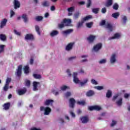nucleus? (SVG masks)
<instances>
[{
    "mask_svg": "<svg viewBox=\"0 0 130 130\" xmlns=\"http://www.w3.org/2000/svg\"><path fill=\"white\" fill-rule=\"evenodd\" d=\"M113 101H115L116 104L118 106H121L122 105V98L119 97V94L118 93L116 94L113 96Z\"/></svg>",
    "mask_w": 130,
    "mask_h": 130,
    "instance_id": "f257e3e1",
    "label": "nucleus"
},
{
    "mask_svg": "<svg viewBox=\"0 0 130 130\" xmlns=\"http://www.w3.org/2000/svg\"><path fill=\"white\" fill-rule=\"evenodd\" d=\"M106 22L105 21V20H102L100 23V26H104L105 28H106L107 29H108V30H109V32H111L112 31V30H113V27H112V25L111 24V23H108L107 22V23H106Z\"/></svg>",
    "mask_w": 130,
    "mask_h": 130,
    "instance_id": "f03ea898",
    "label": "nucleus"
},
{
    "mask_svg": "<svg viewBox=\"0 0 130 130\" xmlns=\"http://www.w3.org/2000/svg\"><path fill=\"white\" fill-rule=\"evenodd\" d=\"M40 110L41 111L45 112L44 113V115H49V114L50 113V112H51V109H50V108L48 107H41Z\"/></svg>",
    "mask_w": 130,
    "mask_h": 130,
    "instance_id": "7ed1b4c3",
    "label": "nucleus"
},
{
    "mask_svg": "<svg viewBox=\"0 0 130 130\" xmlns=\"http://www.w3.org/2000/svg\"><path fill=\"white\" fill-rule=\"evenodd\" d=\"M111 64H114L116 62V54H112L110 58Z\"/></svg>",
    "mask_w": 130,
    "mask_h": 130,
    "instance_id": "20e7f679",
    "label": "nucleus"
},
{
    "mask_svg": "<svg viewBox=\"0 0 130 130\" xmlns=\"http://www.w3.org/2000/svg\"><path fill=\"white\" fill-rule=\"evenodd\" d=\"M78 73L77 72H74L73 74V82L75 83V84H78L79 83H81L80 82V80H79V78L78 77Z\"/></svg>",
    "mask_w": 130,
    "mask_h": 130,
    "instance_id": "39448f33",
    "label": "nucleus"
},
{
    "mask_svg": "<svg viewBox=\"0 0 130 130\" xmlns=\"http://www.w3.org/2000/svg\"><path fill=\"white\" fill-rule=\"evenodd\" d=\"M101 48H102V44L99 43L93 46V50L95 51V52H97V51H99Z\"/></svg>",
    "mask_w": 130,
    "mask_h": 130,
    "instance_id": "423d86ee",
    "label": "nucleus"
},
{
    "mask_svg": "<svg viewBox=\"0 0 130 130\" xmlns=\"http://www.w3.org/2000/svg\"><path fill=\"white\" fill-rule=\"evenodd\" d=\"M88 109L91 111H92V110H96L97 111H99L102 109V108L100 106H93L88 107Z\"/></svg>",
    "mask_w": 130,
    "mask_h": 130,
    "instance_id": "0eeeda50",
    "label": "nucleus"
},
{
    "mask_svg": "<svg viewBox=\"0 0 130 130\" xmlns=\"http://www.w3.org/2000/svg\"><path fill=\"white\" fill-rule=\"evenodd\" d=\"M13 6L15 10H17L18 9H19V8L21 7V4L20 3V2H19V1L14 0L13 2Z\"/></svg>",
    "mask_w": 130,
    "mask_h": 130,
    "instance_id": "6e6552de",
    "label": "nucleus"
},
{
    "mask_svg": "<svg viewBox=\"0 0 130 130\" xmlns=\"http://www.w3.org/2000/svg\"><path fill=\"white\" fill-rule=\"evenodd\" d=\"M38 87H40V82L34 81L33 83V91H38Z\"/></svg>",
    "mask_w": 130,
    "mask_h": 130,
    "instance_id": "1a4fd4ad",
    "label": "nucleus"
},
{
    "mask_svg": "<svg viewBox=\"0 0 130 130\" xmlns=\"http://www.w3.org/2000/svg\"><path fill=\"white\" fill-rule=\"evenodd\" d=\"M7 22L8 19H7L6 18H4L2 20H1L0 22L1 29H3L4 27H5V26H6Z\"/></svg>",
    "mask_w": 130,
    "mask_h": 130,
    "instance_id": "9d476101",
    "label": "nucleus"
},
{
    "mask_svg": "<svg viewBox=\"0 0 130 130\" xmlns=\"http://www.w3.org/2000/svg\"><path fill=\"white\" fill-rule=\"evenodd\" d=\"M15 75L17 76V77H20L22 75V65H20L18 67Z\"/></svg>",
    "mask_w": 130,
    "mask_h": 130,
    "instance_id": "9b49d317",
    "label": "nucleus"
},
{
    "mask_svg": "<svg viewBox=\"0 0 130 130\" xmlns=\"http://www.w3.org/2000/svg\"><path fill=\"white\" fill-rule=\"evenodd\" d=\"M63 22L64 24V26H72L71 23H72V19H64L63 20Z\"/></svg>",
    "mask_w": 130,
    "mask_h": 130,
    "instance_id": "f8f14e48",
    "label": "nucleus"
},
{
    "mask_svg": "<svg viewBox=\"0 0 130 130\" xmlns=\"http://www.w3.org/2000/svg\"><path fill=\"white\" fill-rule=\"evenodd\" d=\"M76 103V101L75 99L71 98L69 99V106L71 108H74L75 107V104Z\"/></svg>",
    "mask_w": 130,
    "mask_h": 130,
    "instance_id": "ddd939ff",
    "label": "nucleus"
},
{
    "mask_svg": "<svg viewBox=\"0 0 130 130\" xmlns=\"http://www.w3.org/2000/svg\"><path fill=\"white\" fill-rule=\"evenodd\" d=\"M74 44V43H70L68 44L66 47V50H67V51H71V50L73 49Z\"/></svg>",
    "mask_w": 130,
    "mask_h": 130,
    "instance_id": "4468645a",
    "label": "nucleus"
},
{
    "mask_svg": "<svg viewBox=\"0 0 130 130\" xmlns=\"http://www.w3.org/2000/svg\"><path fill=\"white\" fill-rule=\"evenodd\" d=\"M82 123H87L88 122H89V118H88V117H86V116H83V117H81L80 118Z\"/></svg>",
    "mask_w": 130,
    "mask_h": 130,
    "instance_id": "2eb2a0df",
    "label": "nucleus"
},
{
    "mask_svg": "<svg viewBox=\"0 0 130 130\" xmlns=\"http://www.w3.org/2000/svg\"><path fill=\"white\" fill-rule=\"evenodd\" d=\"M95 39H96V36L94 35H90L87 38V40L89 43H92Z\"/></svg>",
    "mask_w": 130,
    "mask_h": 130,
    "instance_id": "dca6fc26",
    "label": "nucleus"
},
{
    "mask_svg": "<svg viewBox=\"0 0 130 130\" xmlns=\"http://www.w3.org/2000/svg\"><path fill=\"white\" fill-rule=\"evenodd\" d=\"M68 16H72L73 15V12L75 11V7H71L69 8L68 9Z\"/></svg>",
    "mask_w": 130,
    "mask_h": 130,
    "instance_id": "f3484780",
    "label": "nucleus"
},
{
    "mask_svg": "<svg viewBox=\"0 0 130 130\" xmlns=\"http://www.w3.org/2000/svg\"><path fill=\"white\" fill-rule=\"evenodd\" d=\"M26 40H33L34 39V36L32 34H27L25 36Z\"/></svg>",
    "mask_w": 130,
    "mask_h": 130,
    "instance_id": "a211bd4d",
    "label": "nucleus"
},
{
    "mask_svg": "<svg viewBox=\"0 0 130 130\" xmlns=\"http://www.w3.org/2000/svg\"><path fill=\"white\" fill-rule=\"evenodd\" d=\"M26 91H27V90L26 89V88H23L22 89L18 90L17 91V93L19 95H24V94H25V93H26Z\"/></svg>",
    "mask_w": 130,
    "mask_h": 130,
    "instance_id": "6ab92c4d",
    "label": "nucleus"
},
{
    "mask_svg": "<svg viewBox=\"0 0 130 130\" xmlns=\"http://www.w3.org/2000/svg\"><path fill=\"white\" fill-rule=\"evenodd\" d=\"M120 34L117 33L115 34L113 37L109 38V40H111L112 39H118V38H120Z\"/></svg>",
    "mask_w": 130,
    "mask_h": 130,
    "instance_id": "aec40b11",
    "label": "nucleus"
},
{
    "mask_svg": "<svg viewBox=\"0 0 130 130\" xmlns=\"http://www.w3.org/2000/svg\"><path fill=\"white\" fill-rule=\"evenodd\" d=\"M112 0H107L105 6L107 8H109V7H111V6H112Z\"/></svg>",
    "mask_w": 130,
    "mask_h": 130,
    "instance_id": "412c9836",
    "label": "nucleus"
},
{
    "mask_svg": "<svg viewBox=\"0 0 130 130\" xmlns=\"http://www.w3.org/2000/svg\"><path fill=\"white\" fill-rule=\"evenodd\" d=\"M53 103V100H46L45 101V105H46L47 106H48L49 105H52Z\"/></svg>",
    "mask_w": 130,
    "mask_h": 130,
    "instance_id": "4be33fe9",
    "label": "nucleus"
},
{
    "mask_svg": "<svg viewBox=\"0 0 130 130\" xmlns=\"http://www.w3.org/2000/svg\"><path fill=\"white\" fill-rule=\"evenodd\" d=\"M73 31L74 30L73 29H69L65 31H63L62 34H63V35H68V34H71Z\"/></svg>",
    "mask_w": 130,
    "mask_h": 130,
    "instance_id": "5701e85b",
    "label": "nucleus"
},
{
    "mask_svg": "<svg viewBox=\"0 0 130 130\" xmlns=\"http://www.w3.org/2000/svg\"><path fill=\"white\" fill-rule=\"evenodd\" d=\"M58 31L57 30H52L50 33V35L51 37H54V36H56L57 35H58Z\"/></svg>",
    "mask_w": 130,
    "mask_h": 130,
    "instance_id": "b1692460",
    "label": "nucleus"
},
{
    "mask_svg": "<svg viewBox=\"0 0 130 130\" xmlns=\"http://www.w3.org/2000/svg\"><path fill=\"white\" fill-rule=\"evenodd\" d=\"M88 81L89 79L88 78H85L83 79V81L80 82V85L82 86H85V85L88 83Z\"/></svg>",
    "mask_w": 130,
    "mask_h": 130,
    "instance_id": "393cba45",
    "label": "nucleus"
},
{
    "mask_svg": "<svg viewBox=\"0 0 130 130\" xmlns=\"http://www.w3.org/2000/svg\"><path fill=\"white\" fill-rule=\"evenodd\" d=\"M95 94V92L93 90H89L86 92V96L88 97H91Z\"/></svg>",
    "mask_w": 130,
    "mask_h": 130,
    "instance_id": "a878e982",
    "label": "nucleus"
},
{
    "mask_svg": "<svg viewBox=\"0 0 130 130\" xmlns=\"http://www.w3.org/2000/svg\"><path fill=\"white\" fill-rule=\"evenodd\" d=\"M35 29L36 32L38 33V35L40 36L41 35V31H40V27L38 25H35Z\"/></svg>",
    "mask_w": 130,
    "mask_h": 130,
    "instance_id": "bb28decb",
    "label": "nucleus"
},
{
    "mask_svg": "<svg viewBox=\"0 0 130 130\" xmlns=\"http://www.w3.org/2000/svg\"><path fill=\"white\" fill-rule=\"evenodd\" d=\"M61 91H66V90H69L70 89V86H67V85H62L60 87Z\"/></svg>",
    "mask_w": 130,
    "mask_h": 130,
    "instance_id": "cd10ccee",
    "label": "nucleus"
},
{
    "mask_svg": "<svg viewBox=\"0 0 130 130\" xmlns=\"http://www.w3.org/2000/svg\"><path fill=\"white\" fill-rule=\"evenodd\" d=\"M112 96V91L110 90H108L106 94V96L107 98H110Z\"/></svg>",
    "mask_w": 130,
    "mask_h": 130,
    "instance_id": "c85d7f7f",
    "label": "nucleus"
},
{
    "mask_svg": "<svg viewBox=\"0 0 130 130\" xmlns=\"http://www.w3.org/2000/svg\"><path fill=\"white\" fill-rule=\"evenodd\" d=\"M119 12H115L112 14V17L114 19H117L119 17Z\"/></svg>",
    "mask_w": 130,
    "mask_h": 130,
    "instance_id": "c756f323",
    "label": "nucleus"
},
{
    "mask_svg": "<svg viewBox=\"0 0 130 130\" xmlns=\"http://www.w3.org/2000/svg\"><path fill=\"white\" fill-rule=\"evenodd\" d=\"M0 40H1L2 41H6L7 40V36H6V35L1 34Z\"/></svg>",
    "mask_w": 130,
    "mask_h": 130,
    "instance_id": "7c9ffc66",
    "label": "nucleus"
},
{
    "mask_svg": "<svg viewBox=\"0 0 130 130\" xmlns=\"http://www.w3.org/2000/svg\"><path fill=\"white\" fill-rule=\"evenodd\" d=\"M23 71L24 72V74H26V75L29 74V66H25L23 68Z\"/></svg>",
    "mask_w": 130,
    "mask_h": 130,
    "instance_id": "2f4dec72",
    "label": "nucleus"
},
{
    "mask_svg": "<svg viewBox=\"0 0 130 130\" xmlns=\"http://www.w3.org/2000/svg\"><path fill=\"white\" fill-rule=\"evenodd\" d=\"M83 24H84V21L82 20L79 22L77 24V26H76L77 28L78 29H80V28H81V27L83 26Z\"/></svg>",
    "mask_w": 130,
    "mask_h": 130,
    "instance_id": "473e14b6",
    "label": "nucleus"
},
{
    "mask_svg": "<svg viewBox=\"0 0 130 130\" xmlns=\"http://www.w3.org/2000/svg\"><path fill=\"white\" fill-rule=\"evenodd\" d=\"M22 19H23L24 23H27V22H28V17H27V15L26 14L22 15Z\"/></svg>",
    "mask_w": 130,
    "mask_h": 130,
    "instance_id": "72a5a7b5",
    "label": "nucleus"
},
{
    "mask_svg": "<svg viewBox=\"0 0 130 130\" xmlns=\"http://www.w3.org/2000/svg\"><path fill=\"white\" fill-rule=\"evenodd\" d=\"M80 12H76L74 13L73 15V19L74 20H77V19L79 18V17H80Z\"/></svg>",
    "mask_w": 130,
    "mask_h": 130,
    "instance_id": "f704fd0d",
    "label": "nucleus"
},
{
    "mask_svg": "<svg viewBox=\"0 0 130 130\" xmlns=\"http://www.w3.org/2000/svg\"><path fill=\"white\" fill-rule=\"evenodd\" d=\"M71 96H72V92H71L70 91H67L64 94V96L66 98H69V97H71Z\"/></svg>",
    "mask_w": 130,
    "mask_h": 130,
    "instance_id": "c9c22d12",
    "label": "nucleus"
},
{
    "mask_svg": "<svg viewBox=\"0 0 130 130\" xmlns=\"http://www.w3.org/2000/svg\"><path fill=\"white\" fill-rule=\"evenodd\" d=\"M90 19H92V16L91 15H89V16H87L85 17H84L82 21H83V22H86V21H89V20H90Z\"/></svg>",
    "mask_w": 130,
    "mask_h": 130,
    "instance_id": "e433bc0d",
    "label": "nucleus"
},
{
    "mask_svg": "<svg viewBox=\"0 0 130 130\" xmlns=\"http://www.w3.org/2000/svg\"><path fill=\"white\" fill-rule=\"evenodd\" d=\"M36 21H37V22H40L43 20V17L38 16L36 17Z\"/></svg>",
    "mask_w": 130,
    "mask_h": 130,
    "instance_id": "4c0bfd02",
    "label": "nucleus"
},
{
    "mask_svg": "<svg viewBox=\"0 0 130 130\" xmlns=\"http://www.w3.org/2000/svg\"><path fill=\"white\" fill-rule=\"evenodd\" d=\"M4 109L5 110H8L10 108V103L5 104L3 106Z\"/></svg>",
    "mask_w": 130,
    "mask_h": 130,
    "instance_id": "58836bf2",
    "label": "nucleus"
},
{
    "mask_svg": "<svg viewBox=\"0 0 130 130\" xmlns=\"http://www.w3.org/2000/svg\"><path fill=\"white\" fill-rule=\"evenodd\" d=\"M94 89H96V90H98L99 91H100L101 90H104V86H95Z\"/></svg>",
    "mask_w": 130,
    "mask_h": 130,
    "instance_id": "ea45409f",
    "label": "nucleus"
},
{
    "mask_svg": "<svg viewBox=\"0 0 130 130\" xmlns=\"http://www.w3.org/2000/svg\"><path fill=\"white\" fill-rule=\"evenodd\" d=\"M6 46L4 45H0V53H3L4 51H5V47Z\"/></svg>",
    "mask_w": 130,
    "mask_h": 130,
    "instance_id": "a19ab883",
    "label": "nucleus"
},
{
    "mask_svg": "<svg viewBox=\"0 0 130 130\" xmlns=\"http://www.w3.org/2000/svg\"><path fill=\"white\" fill-rule=\"evenodd\" d=\"M106 61H107L106 59H102L99 61V62L100 64H103L104 63H106Z\"/></svg>",
    "mask_w": 130,
    "mask_h": 130,
    "instance_id": "79ce46f5",
    "label": "nucleus"
},
{
    "mask_svg": "<svg viewBox=\"0 0 130 130\" xmlns=\"http://www.w3.org/2000/svg\"><path fill=\"white\" fill-rule=\"evenodd\" d=\"M77 56H71L68 57V60L69 61H73V60H75V59H76Z\"/></svg>",
    "mask_w": 130,
    "mask_h": 130,
    "instance_id": "37998d69",
    "label": "nucleus"
},
{
    "mask_svg": "<svg viewBox=\"0 0 130 130\" xmlns=\"http://www.w3.org/2000/svg\"><path fill=\"white\" fill-rule=\"evenodd\" d=\"M33 77L35 79H41V75L37 74H34Z\"/></svg>",
    "mask_w": 130,
    "mask_h": 130,
    "instance_id": "c03bdc74",
    "label": "nucleus"
},
{
    "mask_svg": "<svg viewBox=\"0 0 130 130\" xmlns=\"http://www.w3.org/2000/svg\"><path fill=\"white\" fill-rule=\"evenodd\" d=\"M3 90L5 92H7V91H8V90H9V85L7 84H5V85L3 87Z\"/></svg>",
    "mask_w": 130,
    "mask_h": 130,
    "instance_id": "a18cd8bd",
    "label": "nucleus"
},
{
    "mask_svg": "<svg viewBox=\"0 0 130 130\" xmlns=\"http://www.w3.org/2000/svg\"><path fill=\"white\" fill-rule=\"evenodd\" d=\"M43 7H49V2L47 1H45L42 3Z\"/></svg>",
    "mask_w": 130,
    "mask_h": 130,
    "instance_id": "49530a36",
    "label": "nucleus"
},
{
    "mask_svg": "<svg viewBox=\"0 0 130 130\" xmlns=\"http://www.w3.org/2000/svg\"><path fill=\"white\" fill-rule=\"evenodd\" d=\"M99 10H100L99 8H93V9H92V11L94 14H98Z\"/></svg>",
    "mask_w": 130,
    "mask_h": 130,
    "instance_id": "de8ad7c7",
    "label": "nucleus"
},
{
    "mask_svg": "<svg viewBox=\"0 0 130 130\" xmlns=\"http://www.w3.org/2000/svg\"><path fill=\"white\" fill-rule=\"evenodd\" d=\"M77 104L79 105H85L86 104V103L84 101H77Z\"/></svg>",
    "mask_w": 130,
    "mask_h": 130,
    "instance_id": "09e8293b",
    "label": "nucleus"
},
{
    "mask_svg": "<svg viewBox=\"0 0 130 130\" xmlns=\"http://www.w3.org/2000/svg\"><path fill=\"white\" fill-rule=\"evenodd\" d=\"M118 4H117V3H115L113 5V9L114 10H118Z\"/></svg>",
    "mask_w": 130,
    "mask_h": 130,
    "instance_id": "8fccbe9b",
    "label": "nucleus"
},
{
    "mask_svg": "<svg viewBox=\"0 0 130 130\" xmlns=\"http://www.w3.org/2000/svg\"><path fill=\"white\" fill-rule=\"evenodd\" d=\"M12 81V78H7L6 81V84L7 85H10V83H11V81Z\"/></svg>",
    "mask_w": 130,
    "mask_h": 130,
    "instance_id": "3c124183",
    "label": "nucleus"
},
{
    "mask_svg": "<svg viewBox=\"0 0 130 130\" xmlns=\"http://www.w3.org/2000/svg\"><path fill=\"white\" fill-rule=\"evenodd\" d=\"M25 85L26 87H29L30 85V81L28 80H25Z\"/></svg>",
    "mask_w": 130,
    "mask_h": 130,
    "instance_id": "603ef678",
    "label": "nucleus"
},
{
    "mask_svg": "<svg viewBox=\"0 0 130 130\" xmlns=\"http://www.w3.org/2000/svg\"><path fill=\"white\" fill-rule=\"evenodd\" d=\"M91 83L93 84V85H98V82L95 79H91Z\"/></svg>",
    "mask_w": 130,
    "mask_h": 130,
    "instance_id": "864d4df0",
    "label": "nucleus"
},
{
    "mask_svg": "<svg viewBox=\"0 0 130 130\" xmlns=\"http://www.w3.org/2000/svg\"><path fill=\"white\" fill-rule=\"evenodd\" d=\"M59 28H60V29H61L62 28H63V27H64V23H63V21L62 22H61L60 24H59L58 25Z\"/></svg>",
    "mask_w": 130,
    "mask_h": 130,
    "instance_id": "5fc2aeb1",
    "label": "nucleus"
},
{
    "mask_svg": "<svg viewBox=\"0 0 130 130\" xmlns=\"http://www.w3.org/2000/svg\"><path fill=\"white\" fill-rule=\"evenodd\" d=\"M69 113L70 115H71L72 117H73V118L76 117V114H75V113H74L73 111H70Z\"/></svg>",
    "mask_w": 130,
    "mask_h": 130,
    "instance_id": "6e6d98bb",
    "label": "nucleus"
},
{
    "mask_svg": "<svg viewBox=\"0 0 130 130\" xmlns=\"http://www.w3.org/2000/svg\"><path fill=\"white\" fill-rule=\"evenodd\" d=\"M127 19L126 18V16H123L122 17V23L123 24H125L126 23Z\"/></svg>",
    "mask_w": 130,
    "mask_h": 130,
    "instance_id": "4d7b16f0",
    "label": "nucleus"
},
{
    "mask_svg": "<svg viewBox=\"0 0 130 130\" xmlns=\"http://www.w3.org/2000/svg\"><path fill=\"white\" fill-rule=\"evenodd\" d=\"M116 123H117V121L115 120H112V123H111V126H114V125H116Z\"/></svg>",
    "mask_w": 130,
    "mask_h": 130,
    "instance_id": "13d9d810",
    "label": "nucleus"
},
{
    "mask_svg": "<svg viewBox=\"0 0 130 130\" xmlns=\"http://www.w3.org/2000/svg\"><path fill=\"white\" fill-rule=\"evenodd\" d=\"M66 73L68 77H69L70 78L72 77V73H71V71H70V70H67Z\"/></svg>",
    "mask_w": 130,
    "mask_h": 130,
    "instance_id": "bf43d9fd",
    "label": "nucleus"
},
{
    "mask_svg": "<svg viewBox=\"0 0 130 130\" xmlns=\"http://www.w3.org/2000/svg\"><path fill=\"white\" fill-rule=\"evenodd\" d=\"M15 16V12L13 10L10 11V18H13Z\"/></svg>",
    "mask_w": 130,
    "mask_h": 130,
    "instance_id": "052dcab7",
    "label": "nucleus"
},
{
    "mask_svg": "<svg viewBox=\"0 0 130 130\" xmlns=\"http://www.w3.org/2000/svg\"><path fill=\"white\" fill-rule=\"evenodd\" d=\"M92 25H93V22H90L86 23V26L88 28H91L92 27Z\"/></svg>",
    "mask_w": 130,
    "mask_h": 130,
    "instance_id": "680f3d73",
    "label": "nucleus"
},
{
    "mask_svg": "<svg viewBox=\"0 0 130 130\" xmlns=\"http://www.w3.org/2000/svg\"><path fill=\"white\" fill-rule=\"evenodd\" d=\"M14 33L16 35H17V36H21V33L16 29L14 30Z\"/></svg>",
    "mask_w": 130,
    "mask_h": 130,
    "instance_id": "e2e57ef3",
    "label": "nucleus"
},
{
    "mask_svg": "<svg viewBox=\"0 0 130 130\" xmlns=\"http://www.w3.org/2000/svg\"><path fill=\"white\" fill-rule=\"evenodd\" d=\"M58 122H59V123H63L64 122V121L63 120V119L60 118L58 119Z\"/></svg>",
    "mask_w": 130,
    "mask_h": 130,
    "instance_id": "0e129e2a",
    "label": "nucleus"
},
{
    "mask_svg": "<svg viewBox=\"0 0 130 130\" xmlns=\"http://www.w3.org/2000/svg\"><path fill=\"white\" fill-rule=\"evenodd\" d=\"M91 6V0H87V8H90Z\"/></svg>",
    "mask_w": 130,
    "mask_h": 130,
    "instance_id": "69168bd1",
    "label": "nucleus"
},
{
    "mask_svg": "<svg viewBox=\"0 0 130 130\" xmlns=\"http://www.w3.org/2000/svg\"><path fill=\"white\" fill-rule=\"evenodd\" d=\"M106 8H103L102 9V10H101V12L103 13V14H105V13H106Z\"/></svg>",
    "mask_w": 130,
    "mask_h": 130,
    "instance_id": "338daca9",
    "label": "nucleus"
},
{
    "mask_svg": "<svg viewBox=\"0 0 130 130\" xmlns=\"http://www.w3.org/2000/svg\"><path fill=\"white\" fill-rule=\"evenodd\" d=\"M30 130H41L40 128H37L36 127H32Z\"/></svg>",
    "mask_w": 130,
    "mask_h": 130,
    "instance_id": "774afa93",
    "label": "nucleus"
}]
</instances>
